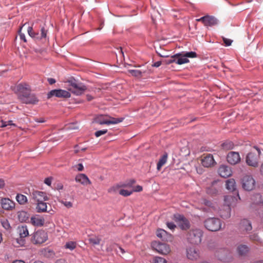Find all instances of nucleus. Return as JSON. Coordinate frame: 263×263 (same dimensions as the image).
Returning <instances> with one entry per match:
<instances>
[{"label": "nucleus", "instance_id": "obj_1", "mask_svg": "<svg viewBox=\"0 0 263 263\" xmlns=\"http://www.w3.org/2000/svg\"><path fill=\"white\" fill-rule=\"evenodd\" d=\"M67 86L70 87L68 90L72 93L80 96L87 89V87L82 83L79 82L74 78H70L65 82Z\"/></svg>", "mask_w": 263, "mask_h": 263}, {"label": "nucleus", "instance_id": "obj_2", "mask_svg": "<svg viewBox=\"0 0 263 263\" xmlns=\"http://www.w3.org/2000/svg\"><path fill=\"white\" fill-rule=\"evenodd\" d=\"M260 155V149L257 146H254L252 149L246 156V163L252 167H258Z\"/></svg>", "mask_w": 263, "mask_h": 263}, {"label": "nucleus", "instance_id": "obj_3", "mask_svg": "<svg viewBox=\"0 0 263 263\" xmlns=\"http://www.w3.org/2000/svg\"><path fill=\"white\" fill-rule=\"evenodd\" d=\"M203 232L200 229H193L190 230L186 234L187 241L194 245H198L201 242Z\"/></svg>", "mask_w": 263, "mask_h": 263}, {"label": "nucleus", "instance_id": "obj_4", "mask_svg": "<svg viewBox=\"0 0 263 263\" xmlns=\"http://www.w3.org/2000/svg\"><path fill=\"white\" fill-rule=\"evenodd\" d=\"M204 225L208 230L212 232H216L221 229L222 222L221 220L218 218H209L204 220Z\"/></svg>", "mask_w": 263, "mask_h": 263}, {"label": "nucleus", "instance_id": "obj_5", "mask_svg": "<svg viewBox=\"0 0 263 263\" xmlns=\"http://www.w3.org/2000/svg\"><path fill=\"white\" fill-rule=\"evenodd\" d=\"M234 199L232 196H225L224 197V204L222 209L219 211V215L221 218L227 219L231 216V203L230 201Z\"/></svg>", "mask_w": 263, "mask_h": 263}, {"label": "nucleus", "instance_id": "obj_6", "mask_svg": "<svg viewBox=\"0 0 263 263\" xmlns=\"http://www.w3.org/2000/svg\"><path fill=\"white\" fill-rule=\"evenodd\" d=\"M109 118L110 119L108 120L103 115H100L95 118L93 122L100 125L116 124L122 122L124 119L123 118H115L110 117Z\"/></svg>", "mask_w": 263, "mask_h": 263}, {"label": "nucleus", "instance_id": "obj_7", "mask_svg": "<svg viewBox=\"0 0 263 263\" xmlns=\"http://www.w3.org/2000/svg\"><path fill=\"white\" fill-rule=\"evenodd\" d=\"M152 247L159 254L166 255L171 252L170 246L165 243L155 241L152 243Z\"/></svg>", "mask_w": 263, "mask_h": 263}, {"label": "nucleus", "instance_id": "obj_8", "mask_svg": "<svg viewBox=\"0 0 263 263\" xmlns=\"http://www.w3.org/2000/svg\"><path fill=\"white\" fill-rule=\"evenodd\" d=\"M49 198L47 194L42 191L33 190L30 193V200L32 203H34L38 202L46 201L49 200Z\"/></svg>", "mask_w": 263, "mask_h": 263}, {"label": "nucleus", "instance_id": "obj_9", "mask_svg": "<svg viewBox=\"0 0 263 263\" xmlns=\"http://www.w3.org/2000/svg\"><path fill=\"white\" fill-rule=\"evenodd\" d=\"M31 92L30 86L26 83H21L15 87V92L17 95L20 101L22 100V96H26Z\"/></svg>", "mask_w": 263, "mask_h": 263}, {"label": "nucleus", "instance_id": "obj_10", "mask_svg": "<svg viewBox=\"0 0 263 263\" xmlns=\"http://www.w3.org/2000/svg\"><path fill=\"white\" fill-rule=\"evenodd\" d=\"M48 238L47 233L43 230H39L33 234L31 241L34 244H41L45 242Z\"/></svg>", "mask_w": 263, "mask_h": 263}, {"label": "nucleus", "instance_id": "obj_11", "mask_svg": "<svg viewBox=\"0 0 263 263\" xmlns=\"http://www.w3.org/2000/svg\"><path fill=\"white\" fill-rule=\"evenodd\" d=\"M53 97L60 98H69L71 97L70 93L65 90L61 89H53L49 91L47 95V99H50Z\"/></svg>", "mask_w": 263, "mask_h": 263}, {"label": "nucleus", "instance_id": "obj_12", "mask_svg": "<svg viewBox=\"0 0 263 263\" xmlns=\"http://www.w3.org/2000/svg\"><path fill=\"white\" fill-rule=\"evenodd\" d=\"M242 187L246 191H251L255 185V181L251 175H245L241 180Z\"/></svg>", "mask_w": 263, "mask_h": 263}, {"label": "nucleus", "instance_id": "obj_13", "mask_svg": "<svg viewBox=\"0 0 263 263\" xmlns=\"http://www.w3.org/2000/svg\"><path fill=\"white\" fill-rule=\"evenodd\" d=\"M189 60L185 57V54L183 53H177L171 57V59L167 62L168 64L175 63L178 65L187 63Z\"/></svg>", "mask_w": 263, "mask_h": 263}, {"label": "nucleus", "instance_id": "obj_14", "mask_svg": "<svg viewBox=\"0 0 263 263\" xmlns=\"http://www.w3.org/2000/svg\"><path fill=\"white\" fill-rule=\"evenodd\" d=\"M196 21L201 22L206 27H211L216 25L218 23V20L215 17L209 15L197 18L196 19Z\"/></svg>", "mask_w": 263, "mask_h": 263}, {"label": "nucleus", "instance_id": "obj_15", "mask_svg": "<svg viewBox=\"0 0 263 263\" xmlns=\"http://www.w3.org/2000/svg\"><path fill=\"white\" fill-rule=\"evenodd\" d=\"M218 259L223 262H229L232 258L230 251L227 249H221L218 250L216 254Z\"/></svg>", "mask_w": 263, "mask_h": 263}, {"label": "nucleus", "instance_id": "obj_16", "mask_svg": "<svg viewBox=\"0 0 263 263\" xmlns=\"http://www.w3.org/2000/svg\"><path fill=\"white\" fill-rule=\"evenodd\" d=\"M176 220L178 222L179 228L182 230L189 229L190 227L189 220L183 215L178 214L175 216Z\"/></svg>", "mask_w": 263, "mask_h": 263}, {"label": "nucleus", "instance_id": "obj_17", "mask_svg": "<svg viewBox=\"0 0 263 263\" xmlns=\"http://www.w3.org/2000/svg\"><path fill=\"white\" fill-rule=\"evenodd\" d=\"M39 99L34 93H31V92L26 96H22V100L20 101L22 103L26 104H36L39 102Z\"/></svg>", "mask_w": 263, "mask_h": 263}, {"label": "nucleus", "instance_id": "obj_18", "mask_svg": "<svg viewBox=\"0 0 263 263\" xmlns=\"http://www.w3.org/2000/svg\"><path fill=\"white\" fill-rule=\"evenodd\" d=\"M186 256L192 260H196L200 258L199 251L194 247H189L186 250Z\"/></svg>", "mask_w": 263, "mask_h": 263}, {"label": "nucleus", "instance_id": "obj_19", "mask_svg": "<svg viewBox=\"0 0 263 263\" xmlns=\"http://www.w3.org/2000/svg\"><path fill=\"white\" fill-rule=\"evenodd\" d=\"M238 229L241 232H248L252 230L251 222L247 219H242L238 225Z\"/></svg>", "mask_w": 263, "mask_h": 263}, {"label": "nucleus", "instance_id": "obj_20", "mask_svg": "<svg viewBox=\"0 0 263 263\" xmlns=\"http://www.w3.org/2000/svg\"><path fill=\"white\" fill-rule=\"evenodd\" d=\"M227 159L230 164L235 165L240 161V157L239 153L230 152L227 155Z\"/></svg>", "mask_w": 263, "mask_h": 263}, {"label": "nucleus", "instance_id": "obj_21", "mask_svg": "<svg viewBox=\"0 0 263 263\" xmlns=\"http://www.w3.org/2000/svg\"><path fill=\"white\" fill-rule=\"evenodd\" d=\"M136 183V180L134 179H130L129 180L127 181L126 182L122 183L120 186L117 185L115 186H112L108 189L109 193H115L116 190L119 187H127L128 189H133V185Z\"/></svg>", "mask_w": 263, "mask_h": 263}, {"label": "nucleus", "instance_id": "obj_22", "mask_svg": "<svg viewBox=\"0 0 263 263\" xmlns=\"http://www.w3.org/2000/svg\"><path fill=\"white\" fill-rule=\"evenodd\" d=\"M156 235L163 241H171L172 239V235L167 232L165 230L161 229L157 230Z\"/></svg>", "mask_w": 263, "mask_h": 263}, {"label": "nucleus", "instance_id": "obj_23", "mask_svg": "<svg viewBox=\"0 0 263 263\" xmlns=\"http://www.w3.org/2000/svg\"><path fill=\"white\" fill-rule=\"evenodd\" d=\"M75 180L77 182L80 183L83 185L91 184L90 179L84 174H78L75 177Z\"/></svg>", "mask_w": 263, "mask_h": 263}, {"label": "nucleus", "instance_id": "obj_24", "mask_svg": "<svg viewBox=\"0 0 263 263\" xmlns=\"http://www.w3.org/2000/svg\"><path fill=\"white\" fill-rule=\"evenodd\" d=\"M251 200L252 203L251 206L254 208L255 205H263V200L260 194H255L251 196Z\"/></svg>", "mask_w": 263, "mask_h": 263}, {"label": "nucleus", "instance_id": "obj_25", "mask_svg": "<svg viewBox=\"0 0 263 263\" xmlns=\"http://www.w3.org/2000/svg\"><path fill=\"white\" fill-rule=\"evenodd\" d=\"M215 161L212 154H208L201 160L202 165L205 167H211L214 165Z\"/></svg>", "mask_w": 263, "mask_h": 263}, {"label": "nucleus", "instance_id": "obj_26", "mask_svg": "<svg viewBox=\"0 0 263 263\" xmlns=\"http://www.w3.org/2000/svg\"><path fill=\"white\" fill-rule=\"evenodd\" d=\"M219 175L223 178H227L232 175V171L230 168L226 165H221L218 168Z\"/></svg>", "mask_w": 263, "mask_h": 263}, {"label": "nucleus", "instance_id": "obj_27", "mask_svg": "<svg viewBox=\"0 0 263 263\" xmlns=\"http://www.w3.org/2000/svg\"><path fill=\"white\" fill-rule=\"evenodd\" d=\"M1 203L2 208L6 210H11L15 207V203L9 198L2 199Z\"/></svg>", "mask_w": 263, "mask_h": 263}, {"label": "nucleus", "instance_id": "obj_28", "mask_svg": "<svg viewBox=\"0 0 263 263\" xmlns=\"http://www.w3.org/2000/svg\"><path fill=\"white\" fill-rule=\"evenodd\" d=\"M36 205L35 210L37 213H44L47 212V203L45 201L34 203Z\"/></svg>", "mask_w": 263, "mask_h": 263}, {"label": "nucleus", "instance_id": "obj_29", "mask_svg": "<svg viewBox=\"0 0 263 263\" xmlns=\"http://www.w3.org/2000/svg\"><path fill=\"white\" fill-rule=\"evenodd\" d=\"M41 254L47 258H53L55 256V253L52 249L44 248L41 251Z\"/></svg>", "mask_w": 263, "mask_h": 263}, {"label": "nucleus", "instance_id": "obj_30", "mask_svg": "<svg viewBox=\"0 0 263 263\" xmlns=\"http://www.w3.org/2000/svg\"><path fill=\"white\" fill-rule=\"evenodd\" d=\"M226 185L227 190L232 192L236 191V182L234 179H228L226 182Z\"/></svg>", "mask_w": 263, "mask_h": 263}, {"label": "nucleus", "instance_id": "obj_31", "mask_svg": "<svg viewBox=\"0 0 263 263\" xmlns=\"http://www.w3.org/2000/svg\"><path fill=\"white\" fill-rule=\"evenodd\" d=\"M17 215L18 219L21 222H26L28 220V214L26 211H18L17 213Z\"/></svg>", "mask_w": 263, "mask_h": 263}, {"label": "nucleus", "instance_id": "obj_32", "mask_svg": "<svg viewBox=\"0 0 263 263\" xmlns=\"http://www.w3.org/2000/svg\"><path fill=\"white\" fill-rule=\"evenodd\" d=\"M168 155L166 153H164L160 158L157 164V169L159 171L161 168L162 166L164 165L167 159Z\"/></svg>", "mask_w": 263, "mask_h": 263}, {"label": "nucleus", "instance_id": "obj_33", "mask_svg": "<svg viewBox=\"0 0 263 263\" xmlns=\"http://www.w3.org/2000/svg\"><path fill=\"white\" fill-rule=\"evenodd\" d=\"M32 223L36 226H42L44 224V219L41 217H32L31 218Z\"/></svg>", "mask_w": 263, "mask_h": 263}, {"label": "nucleus", "instance_id": "obj_34", "mask_svg": "<svg viewBox=\"0 0 263 263\" xmlns=\"http://www.w3.org/2000/svg\"><path fill=\"white\" fill-rule=\"evenodd\" d=\"M237 251L239 255H245L249 252V248L246 245H241L237 247Z\"/></svg>", "mask_w": 263, "mask_h": 263}, {"label": "nucleus", "instance_id": "obj_35", "mask_svg": "<svg viewBox=\"0 0 263 263\" xmlns=\"http://www.w3.org/2000/svg\"><path fill=\"white\" fill-rule=\"evenodd\" d=\"M19 235L21 237H26L29 235V232L26 226L18 227Z\"/></svg>", "mask_w": 263, "mask_h": 263}, {"label": "nucleus", "instance_id": "obj_36", "mask_svg": "<svg viewBox=\"0 0 263 263\" xmlns=\"http://www.w3.org/2000/svg\"><path fill=\"white\" fill-rule=\"evenodd\" d=\"M16 200L20 204H25L27 201L28 199L27 197L21 194H17L16 196Z\"/></svg>", "mask_w": 263, "mask_h": 263}, {"label": "nucleus", "instance_id": "obj_37", "mask_svg": "<svg viewBox=\"0 0 263 263\" xmlns=\"http://www.w3.org/2000/svg\"><path fill=\"white\" fill-rule=\"evenodd\" d=\"M221 147L223 149L230 150L234 148V144L233 142L227 140L221 144Z\"/></svg>", "mask_w": 263, "mask_h": 263}, {"label": "nucleus", "instance_id": "obj_38", "mask_svg": "<svg viewBox=\"0 0 263 263\" xmlns=\"http://www.w3.org/2000/svg\"><path fill=\"white\" fill-rule=\"evenodd\" d=\"M128 72L133 76L135 77H141L142 76V72L139 70L136 69H129Z\"/></svg>", "mask_w": 263, "mask_h": 263}, {"label": "nucleus", "instance_id": "obj_39", "mask_svg": "<svg viewBox=\"0 0 263 263\" xmlns=\"http://www.w3.org/2000/svg\"><path fill=\"white\" fill-rule=\"evenodd\" d=\"M27 32L30 36L34 39H39V33H35L33 31L32 27L29 26L28 27Z\"/></svg>", "mask_w": 263, "mask_h": 263}, {"label": "nucleus", "instance_id": "obj_40", "mask_svg": "<svg viewBox=\"0 0 263 263\" xmlns=\"http://www.w3.org/2000/svg\"><path fill=\"white\" fill-rule=\"evenodd\" d=\"M151 263H167V261L163 257L155 256L153 258Z\"/></svg>", "mask_w": 263, "mask_h": 263}, {"label": "nucleus", "instance_id": "obj_41", "mask_svg": "<svg viewBox=\"0 0 263 263\" xmlns=\"http://www.w3.org/2000/svg\"><path fill=\"white\" fill-rule=\"evenodd\" d=\"M1 223L3 227L5 229L8 230L11 228V226L9 222V221L7 219H5V218L2 219L1 220Z\"/></svg>", "mask_w": 263, "mask_h": 263}, {"label": "nucleus", "instance_id": "obj_42", "mask_svg": "<svg viewBox=\"0 0 263 263\" xmlns=\"http://www.w3.org/2000/svg\"><path fill=\"white\" fill-rule=\"evenodd\" d=\"M133 191L128 190L121 189L119 191V194L123 196L127 197L132 194Z\"/></svg>", "mask_w": 263, "mask_h": 263}, {"label": "nucleus", "instance_id": "obj_43", "mask_svg": "<svg viewBox=\"0 0 263 263\" xmlns=\"http://www.w3.org/2000/svg\"><path fill=\"white\" fill-rule=\"evenodd\" d=\"M65 248L72 251L76 248V242L74 241L67 242L65 245Z\"/></svg>", "mask_w": 263, "mask_h": 263}, {"label": "nucleus", "instance_id": "obj_44", "mask_svg": "<svg viewBox=\"0 0 263 263\" xmlns=\"http://www.w3.org/2000/svg\"><path fill=\"white\" fill-rule=\"evenodd\" d=\"M89 242L90 243L93 245H99L100 241L101 240V238L98 237H95L92 238H90L89 239Z\"/></svg>", "mask_w": 263, "mask_h": 263}, {"label": "nucleus", "instance_id": "obj_45", "mask_svg": "<svg viewBox=\"0 0 263 263\" xmlns=\"http://www.w3.org/2000/svg\"><path fill=\"white\" fill-rule=\"evenodd\" d=\"M48 30L45 28L44 27H42L41 28V36L39 35L38 39H45L47 36Z\"/></svg>", "mask_w": 263, "mask_h": 263}, {"label": "nucleus", "instance_id": "obj_46", "mask_svg": "<svg viewBox=\"0 0 263 263\" xmlns=\"http://www.w3.org/2000/svg\"><path fill=\"white\" fill-rule=\"evenodd\" d=\"M185 54V57L187 58H196L197 56V53L194 51H190V52H186L184 53Z\"/></svg>", "mask_w": 263, "mask_h": 263}, {"label": "nucleus", "instance_id": "obj_47", "mask_svg": "<svg viewBox=\"0 0 263 263\" xmlns=\"http://www.w3.org/2000/svg\"><path fill=\"white\" fill-rule=\"evenodd\" d=\"M250 239L253 241L261 242V239L257 234H253L249 236Z\"/></svg>", "mask_w": 263, "mask_h": 263}, {"label": "nucleus", "instance_id": "obj_48", "mask_svg": "<svg viewBox=\"0 0 263 263\" xmlns=\"http://www.w3.org/2000/svg\"><path fill=\"white\" fill-rule=\"evenodd\" d=\"M107 132V129H103V130H98L95 132V135L96 137H99L104 134H105Z\"/></svg>", "mask_w": 263, "mask_h": 263}, {"label": "nucleus", "instance_id": "obj_49", "mask_svg": "<svg viewBox=\"0 0 263 263\" xmlns=\"http://www.w3.org/2000/svg\"><path fill=\"white\" fill-rule=\"evenodd\" d=\"M25 237H21L16 239V242L21 246H23L25 244Z\"/></svg>", "mask_w": 263, "mask_h": 263}, {"label": "nucleus", "instance_id": "obj_50", "mask_svg": "<svg viewBox=\"0 0 263 263\" xmlns=\"http://www.w3.org/2000/svg\"><path fill=\"white\" fill-rule=\"evenodd\" d=\"M143 190V187L142 186L137 185L135 186H133V189L131 190L133 192H139L142 191Z\"/></svg>", "mask_w": 263, "mask_h": 263}, {"label": "nucleus", "instance_id": "obj_51", "mask_svg": "<svg viewBox=\"0 0 263 263\" xmlns=\"http://www.w3.org/2000/svg\"><path fill=\"white\" fill-rule=\"evenodd\" d=\"M61 202L64 204L67 208H70L72 206V203L70 201H63L62 200Z\"/></svg>", "mask_w": 263, "mask_h": 263}, {"label": "nucleus", "instance_id": "obj_52", "mask_svg": "<svg viewBox=\"0 0 263 263\" xmlns=\"http://www.w3.org/2000/svg\"><path fill=\"white\" fill-rule=\"evenodd\" d=\"M166 225L170 230H174L176 227V226L173 222H167Z\"/></svg>", "mask_w": 263, "mask_h": 263}, {"label": "nucleus", "instance_id": "obj_53", "mask_svg": "<svg viewBox=\"0 0 263 263\" xmlns=\"http://www.w3.org/2000/svg\"><path fill=\"white\" fill-rule=\"evenodd\" d=\"M223 41L224 43L226 46H229L231 45L232 43V40L229 39H227L225 37L223 38Z\"/></svg>", "mask_w": 263, "mask_h": 263}, {"label": "nucleus", "instance_id": "obj_54", "mask_svg": "<svg viewBox=\"0 0 263 263\" xmlns=\"http://www.w3.org/2000/svg\"><path fill=\"white\" fill-rule=\"evenodd\" d=\"M52 178L51 177H47L45 179L44 183L48 186H50Z\"/></svg>", "mask_w": 263, "mask_h": 263}, {"label": "nucleus", "instance_id": "obj_55", "mask_svg": "<svg viewBox=\"0 0 263 263\" xmlns=\"http://www.w3.org/2000/svg\"><path fill=\"white\" fill-rule=\"evenodd\" d=\"M19 35H20V39L21 40L23 41L24 42H27V40H26V37H25V35L24 33H22L21 32V30L20 31Z\"/></svg>", "mask_w": 263, "mask_h": 263}, {"label": "nucleus", "instance_id": "obj_56", "mask_svg": "<svg viewBox=\"0 0 263 263\" xmlns=\"http://www.w3.org/2000/svg\"><path fill=\"white\" fill-rule=\"evenodd\" d=\"M75 167L79 171H82L84 169L83 165L82 163H79L78 165H75Z\"/></svg>", "mask_w": 263, "mask_h": 263}, {"label": "nucleus", "instance_id": "obj_57", "mask_svg": "<svg viewBox=\"0 0 263 263\" xmlns=\"http://www.w3.org/2000/svg\"><path fill=\"white\" fill-rule=\"evenodd\" d=\"M47 81L50 85H52L56 82V80L54 79L51 78H48Z\"/></svg>", "mask_w": 263, "mask_h": 263}, {"label": "nucleus", "instance_id": "obj_58", "mask_svg": "<svg viewBox=\"0 0 263 263\" xmlns=\"http://www.w3.org/2000/svg\"><path fill=\"white\" fill-rule=\"evenodd\" d=\"M7 126L6 121H5L4 120H1L0 121V127H5Z\"/></svg>", "mask_w": 263, "mask_h": 263}, {"label": "nucleus", "instance_id": "obj_59", "mask_svg": "<svg viewBox=\"0 0 263 263\" xmlns=\"http://www.w3.org/2000/svg\"><path fill=\"white\" fill-rule=\"evenodd\" d=\"M203 203L205 205L208 206H211L212 204V203H211V202L210 201L207 200L206 199H204L203 200Z\"/></svg>", "mask_w": 263, "mask_h": 263}, {"label": "nucleus", "instance_id": "obj_60", "mask_svg": "<svg viewBox=\"0 0 263 263\" xmlns=\"http://www.w3.org/2000/svg\"><path fill=\"white\" fill-rule=\"evenodd\" d=\"M161 65V61H157V62H155V63L152 65V66H153V67H159Z\"/></svg>", "mask_w": 263, "mask_h": 263}, {"label": "nucleus", "instance_id": "obj_61", "mask_svg": "<svg viewBox=\"0 0 263 263\" xmlns=\"http://www.w3.org/2000/svg\"><path fill=\"white\" fill-rule=\"evenodd\" d=\"M7 126L10 125V126H16V124H14L13 123V121L12 120H9L8 121H6Z\"/></svg>", "mask_w": 263, "mask_h": 263}, {"label": "nucleus", "instance_id": "obj_62", "mask_svg": "<svg viewBox=\"0 0 263 263\" xmlns=\"http://www.w3.org/2000/svg\"><path fill=\"white\" fill-rule=\"evenodd\" d=\"M55 263H67L66 261L63 258H60L58 259Z\"/></svg>", "mask_w": 263, "mask_h": 263}, {"label": "nucleus", "instance_id": "obj_63", "mask_svg": "<svg viewBox=\"0 0 263 263\" xmlns=\"http://www.w3.org/2000/svg\"><path fill=\"white\" fill-rule=\"evenodd\" d=\"M12 263H25L23 260H15Z\"/></svg>", "mask_w": 263, "mask_h": 263}, {"label": "nucleus", "instance_id": "obj_64", "mask_svg": "<svg viewBox=\"0 0 263 263\" xmlns=\"http://www.w3.org/2000/svg\"><path fill=\"white\" fill-rule=\"evenodd\" d=\"M260 174L263 176V163L261 164L260 166Z\"/></svg>", "mask_w": 263, "mask_h": 263}]
</instances>
